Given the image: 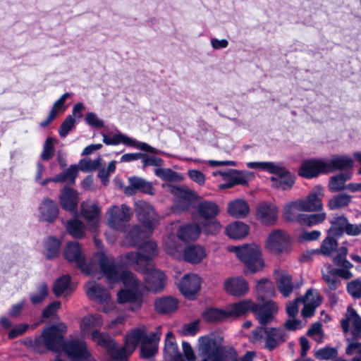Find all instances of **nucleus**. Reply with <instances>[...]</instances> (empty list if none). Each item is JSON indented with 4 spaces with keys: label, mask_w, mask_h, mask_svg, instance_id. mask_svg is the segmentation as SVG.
Wrapping results in <instances>:
<instances>
[{
    "label": "nucleus",
    "mask_w": 361,
    "mask_h": 361,
    "mask_svg": "<svg viewBox=\"0 0 361 361\" xmlns=\"http://www.w3.org/2000/svg\"><path fill=\"white\" fill-rule=\"evenodd\" d=\"M85 292L90 300L102 305L103 312L109 313L115 309L116 305L112 301L109 290L101 284L89 281L85 285Z\"/></svg>",
    "instance_id": "9b49d317"
},
{
    "label": "nucleus",
    "mask_w": 361,
    "mask_h": 361,
    "mask_svg": "<svg viewBox=\"0 0 361 361\" xmlns=\"http://www.w3.org/2000/svg\"><path fill=\"white\" fill-rule=\"evenodd\" d=\"M224 289L231 295L240 297L245 295L249 290L247 281L240 276H233L224 281Z\"/></svg>",
    "instance_id": "5701e85b"
},
{
    "label": "nucleus",
    "mask_w": 361,
    "mask_h": 361,
    "mask_svg": "<svg viewBox=\"0 0 361 361\" xmlns=\"http://www.w3.org/2000/svg\"><path fill=\"white\" fill-rule=\"evenodd\" d=\"M300 212H304L303 205L300 200H298L285 204L283 214L284 218L290 221L300 223Z\"/></svg>",
    "instance_id": "473e14b6"
},
{
    "label": "nucleus",
    "mask_w": 361,
    "mask_h": 361,
    "mask_svg": "<svg viewBox=\"0 0 361 361\" xmlns=\"http://www.w3.org/2000/svg\"><path fill=\"white\" fill-rule=\"evenodd\" d=\"M198 215L205 221L214 219L219 212V206L212 201H202L196 208Z\"/></svg>",
    "instance_id": "2f4dec72"
},
{
    "label": "nucleus",
    "mask_w": 361,
    "mask_h": 361,
    "mask_svg": "<svg viewBox=\"0 0 361 361\" xmlns=\"http://www.w3.org/2000/svg\"><path fill=\"white\" fill-rule=\"evenodd\" d=\"M167 186L171 193L173 194L178 200L175 204V209L178 212L188 210L191 202L199 198L198 195L186 187H177L170 185H163V187Z\"/></svg>",
    "instance_id": "ddd939ff"
},
{
    "label": "nucleus",
    "mask_w": 361,
    "mask_h": 361,
    "mask_svg": "<svg viewBox=\"0 0 361 361\" xmlns=\"http://www.w3.org/2000/svg\"><path fill=\"white\" fill-rule=\"evenodd\" d=\"M205 257L204 249L198 245L188 247L183 254L184 259L192 264L200 263Z\"/></svg>",
    "instance_id": "58836bf2"
},
{
    "label": "nucleus",
    "mask_w": 361,
    "mask_h": 361,
    "mask_svg": "<svg viewBox=\"0 0 361 361\" xmlns=\"http://www.w3.org/2000/svg\"><path fill=\"white\" fill-rule=\"evenodd\" d=\"M275 277L278 289L284 297H288L294 288H298L300 286L298 283H293L292 276L285 271L276 272Z\"/></svg>",
    "instance_id": "b1692460"
},
{
    "label": "nucleus",
    "mask_w": 361,
    "mask_h": 361,
    "mask_svg": "<svg viewBox=\"0 0 361 361\" xmlns=\"http://www.w3.org/2000/svg\"><path fill=\"white\" fill-rule=\"evenodd\" d=\"M158 255L157 245L149 240L141 244L136 252H130L121 257V259L127 266L135 269H145L146 267L154 265L153 259Z\"/></svg>",
    "instance_id": "0eeeda50"
},
{
    "label": "nucleus",
    "mask_w": 361,
    "mask_h": 361,
    "mask_svg": "<svg viewBox=\"0 0 361 361\" xmlns=\"http://www.w3.org/2000/svg\"><path fill=\"white\" fill-rule=\"evenodd\" d=\"M353 327L354 336H359L361 334V318L353 308H348L345 318L341 321V326L344 332L349 330L350 326Z\"/></svg>",
    "instance_id": "bb28decb"
},
{
    "label": "nucleus",
    "mask_w": 361,
    "mask_h": 361,
    "mask_svg": "<svg viewBox=\"0 0 361 361\" xmlns=\"http://www.w3.org/2000/svg\"><path fill=\"white\" fill-rule=\"evenodd\" d=\"M337 240L333 237L328 236L322 242L319 252L326 256H330L337 248Z\"/></svg>",
    "instance_id": "6e6d98bb"
},
{
    "label": "nucleus",
    "mask_w": 361,
    "mask_h": 361,
    "mask_svg": "<svg viewBox=\"0 0 361 361\" xmlns=\"http://www.w3.org/2000/svg\"><path fill=\"white\" fill-rule=\"evenodd\" d=\"M226 232L231 238L241 239L247 235L249 227L243 222L235 221L226 227Z\"/></svg>",
    "instance_id": "4c0bfd02"
},
{
    "label": "nucleus",
    "mask_w": 361,
    "mask_h": 361,
    "mask_svg": "<svg viewBox=\"0 0 361 361\" xmlns=\"http://www.w3.org/2000/svg\"><path fill=\"white\" fill-rule=\"evenodd\" d=\"M203 317L209 322H219L224 321L229 317L227 308L226 310L208 308L204 312Z\"/></svg>",
    "instance_id": "a18cd8bd"
},
{
    "label": "nucleus",
    "mask_w": 361,
    "mask_h": 361,
    "mask_svg": "<svg viewBox=\"0 0 361 361\" xmlns=\"http://www.w3.org/2000/svg\"><path fill=\"white\" fill-rule=\"evenodd\" d=\"M325 159H312L304 161L298 170V174L307 178H312L320 173H326Z\"/></svg>",
    "instance_id": "a211bd4d"
},
{
    "label": "nucleus",
    "mask_w": 361,
    "mask_h": 361,
    "mask_svg": "<svg viewBox=\"0 0 361 361\" xmlns=\"http://www.w3.org/2000/svg\"><path fill=\"white\" fill-rule=\"evenodd\" d=\"M326 217L325 212H320L313 214H301L300 224L307 226H314L319 224L322 223Z\"/></svg>",
    "instance_id": "8fccbe9b"
},
{
    "label": "nucleus",
    "mask_w": 361,
    "mask_h": 361,
    "mask_svg": "<svg viewBox=\"0 0 361 361\" xmlns=\"http://www.w3.org/2000/svg\"><path fill=\"white\" fill-rule=\"evenodd\" d=\"M289 337L288 332L283 328H269L259 326L252 331L254 342L265 341V348L271 350L283 343Z\"/></svg>",
    "instance_id": "6e6552de"
},
{
    "label": "nucleus",
    "mask_w": 361,
    "mask_h": 361,
    "mask_svg": "<svg viewBox=\"0 0 361 361\" xmlns=\"http://www.w3.org/2000/svg\"><path fill=\"white\" fill-rule=\"evenodd\" d=\"M75 123V120L73 118V116H68L62 123L59 130L60 136L65 137L68 134L69 131L71 130V129L73 128Z\"/></svg>",
    "instance_id": "0e129e2a"
},
{
    "label": "nucleus",
    "mask_w": 361,
    "mask_h": 361,
    "mask_svg": "<svg viewBox=\"0 0 361 361\" xmlns=\"http://www.w3.org/2000/svg\"><path fill=\"white\" fill-rule=\"evenodd\" d=\"M282 169L285 172L280 174H274L275 176L271 177L273 185L276 188H281L283 190L290 189L294 184V177L282 166Z\"/></svg>",
    "instance_id": "a19ab883"
},
{
    "label": "nucleus",
    "mask_w": 361,
    "mask_h": 361,
    "mask_svg": "<svg viewBox=\"0 0 361 361\" xmlns=\"http://www.w3.org/2000/svg\"><path fill=\"white\" fill-rule=\"evenodd\" d=\"M345 351L348 355L357 354L353 361H361V343L355 341L351 342L346 348Z\"/></svg>",
    "instance_id": "338daca9"
},
{
    "label": "nucleus",
    "mask_w": 361,
    "mask_h": 361,
    "mask_svg": "<svg viewBox=\"0 0 361 361\" xmlns=\"http://www.w3.org/2000/svg\"><path fill=\"white\" fill-rule=\"evenodd\" d=\"M73 290V286L71 283V277L65 275L58 279L53 286L54 294L59 297L62 294L66 295L71 293Z\"/></svg>",
    "instance_id": "79ce46f5"
},
{
    "label": "nucleus",
    "mask_w": 361,
    "mask_h": 361,
    "mask_svg": "<svg viewBox=\"0 0 361 361\" xmlns=\"http://www.w3.org/2000/svg\"><path fill=\"white\" fill-rule=\"evenodd\" d=\"M352 173L350 172L340 173L330 178L329 190L331 192H338L346 188L345 182L351 178Z\"/></svg>",
    "instance_id": "ea45409f"
},
{
    "label": "nucleus",
    "mask_w": 361,
    "mask_h": 361,
    "mask_svg": "<svg viewBox=\"0 0 361 361\" xmlns=\"http://www.w3.org/2000/svg\"><path fill=\"white\" fill-rule=\"evenodd\" d=\"M338 352L335 348L326 347L315 352L314 356L319 360H329L337 356Z\"/></svg>",
    "instance_id": "e2e57ef3"
},
{
    "label": "nucleus",
    "mask_w": 361,
    "mask_h": 361,
    "mask_svg": "<svg viewBox=\"0 0 361 361\" xmlns=\"http://www.w3.org/2000/svg\"><path fill=\"white\" fill-rule=\"evenodd\" d=\"M256 290L258 296L262 298V299L271 296L274 293L272 283L267 279L259 280L257 283Z\"/></svg>",
    "instance_id": "3c124183"
},
{
    "label": "nucleus",
    "mask_w": 361,
    "mask_h": 361,
    "mask_svg": "<svg viewBox=\"0 0 361 361\" xmlns=\"http://www.w3.org/2000/svg\"><path fill=\"white\" fill-rule=\"evenodd\" d=\"M67 326L64 323L51 325L43 329L34 343L35 350L42 352V347L47 350L65 354L73 361H96L87 348V343L82 339L64 340Z\"/></svg>",
    "instance_id": "f257e3e1"
},
{
    "label": "nucleus",
    "mask_w": 361,
    "mask_h": 361,
    "mask_svg": "<svg viewBox=\"0 0 361 361\" xmlns=\"http://www.w3.org/2000/svg\"><path fill=\"white\" fill-rule=\"evenodd\" d=\"M142 159V162L143 164V169L147 166H160L163 164V160L154 155H147L142 154L141 157Z\"/></svg>",
    "instance_id": "774afa93"
},
{
    "label": "nucleus",
    "mask_w": 361,
    "mask_h": 361,
    "mask_svg": "<svg viewBox=\"0 0 361 361\" xmlns=\"http://www.w3.org/2000/svg\"><path fill=\"white\" fill-rule=\"evenodd\" d=\"M145 269H137L145 274V287L146 290L154 293L161 291L166 283L165 274L154 265L146 267Z\"/></svg>",
    "instance_id": "4468645a"
},
{
    "label": "nucleus",
    "mask_w": 361,
    "mask_h": 361,
    "mask_svg": "<svg viewBox=\"0 0 361 361\" xmlns=\"http://www.w3.org/2000/svg\"><path fill=\"white\" fill-rule=\"evenodd\" d=\"M351 201V195L346 193H339L329 200L327 206L330 210L341 209L348 207Z\"/></svg>",
    "instance_id": "37998d69"
},
{
    "label": "nucleus",
    "mask_w": 361,
    "mask_h": 361,
    "mask_svg": "<svg viewBox=\"0 0 361 361\" xmlns=\"http://www.w3.org/2000/svg\"><path fill=\"white\" fill-rule=\"evenodd\" d=\"M117 279L109 281V285L121 281L124 288L117 293V302L121 305H126L129 311L138 312L142 306L143 295L141 290L142 283L130 271L123 270L122 267L114 261Z\"/></svg>",
    "instance_id": "20e7f679"
},
{
    "label": "nucleus",
    "mask_w": 361,
    "mask_h": 361,
    "mask_svg": "<svg viewBox=\"0 0 361 361\" xmlns=\"http://www.w3.org/2000/svg\"><path fill=\"white\" fill-rule=\"evenodd\" d=\"M160 336V327L155 332L147 334L145 326H141L132 330L126 336L125 345L123 347L118 348L115 342L107 353L115 361H126L137 344L140 343L142 357L150 358L157 353Z\"/></svg>",
    "instance_id": "7ed1b4c3"
},
{
    "label": "nucleus",
    "mask_w": 361,
    "mask_h": 361,
    "mask_svg": "<svg viewBox=\"0 0 361 361\" xmlns=\"http://www.w3.org/2000/svg\"><path fill=\"white\" fill-rule=\"evenodd\" d=\"M78 173V167L75 165L71 166L63 173L53 178L54 182H74Z\"/></svg>",
    "instance_id": "5fc2aeb1"
},
{
    "label": "nucleus",
    "mask_w": 361,
    "mask_h": 361,
    "mask_svg": "<svg viewBox=\"0 0 361 361\" xmlns=\"http://www.w3.org/2000/svg\"><path fill=\"white\" fill-rule=\"evenodd\" d=\"M198 355L200 361H252L255 353L247 352L238 358L236 351L226 350L220 340L212 336L199 338Z\"/></svg>",
    "instance_id": "423d86ee"
},
{
    "label": "nucleus",
    "mask_w": 361,
    "mask_h": 361,
    "mask_svg": "<svg viewBox=\"0 0 361 361\" xmlns=\"http://www.w3.org/2000/svg\"><path fill=\"white\" fill-rule=\"evenodd\" d=\"M63 255L67 261L74 263L82 272L87 275L98 279L105 276L109 281L117 279L114 260L102 252L94 254L90 262L86 263L80 244L78 242L71 241L65 247Z\"/></svg>",
    "instance_id": "f03ea898"
},
{
    "label": "nucleus",
    "mask_w": 361,
    "mask_h": 361,
    "mask_svg": "<svg viewBox=\"0 0 361 361\" xmlns=\"http://www.w3.org/2000/svg\"><path fill=\"white\" fill-rule=\"evenodd\" d=\"M103 142L107 145H116L123 143L127 146L133 147L136 149L152 154H157L158 150L145 142H139L135 139L130 138L121 133H116L113 136H109L104 133L102 134Z\"/></svg>",
    "instance_id": "2eb2a0df"
},
{
    "label": "nucleus",
    "mask_w": 361,
    "mask_h": 361,
    "mask_svg": "<svg viewBox=\"0 0 361 361\" xmlns=\"http://www.w3.org/2000/svg\"><path fill=\"white\" fill-rule=\"evenodd\" d=\"M130 185L124 190V192L127 195H132L135 193L136 190L141 191L146 194H154V188L151 182L139 177H130L128 178Z\"/></svg>",
    "instance_id": "a878e982"
},
{
    "label": "nucleus",
    "mask_w": 361,
    "mask_h": 361,
    "mask_svg": "<svg viewBox=\"0 0 361 361\" xmlns=\"http://www.w3.org/2000/svg\"><path fill=\"white\" fill-rule=\"evenodd\" d=\"M178 307V301L172 297L161 298L155 300V310L161 314H168Z\"/></svg>",
    "instance_id": "e433bc0d"
},
{
    "label": "nucleus",
    "mask_w": 361,
    "mask_h": 361,
    "mask_svg": "<svg viewBox=\"0 0 361 361\" xmlns=\"http://www.w3.org/2000/svg\"><path fill=\"white\" fill-rule=\"evenodd\" d=\"M324 189L320 185L315 186L305 199H300L304 212H314L322 209Z\"/></svg>",
    "instance_id": "412c9836"
},
{
    "label": "nucleus",
    "mask_w": 361,
    "mask_h": 361,
    "mask_svg": "<svg viewBox=\"0 0 361 361\" xmlns=\"http://www.w3.org/2000/svg\"><path fill=\"white\" fill-rule=\"evenodd\" d=\"M227 211L235 218H243L248 214L250 208L245 200L237 199L228 203Z\"/></svg>",
    "instance_id": "c9c22d12"
},
{
    "label": "nucleus",
    "mask_w": 361,
    "mask_h": 361,
    "mask_svg": "<svg viewBox=\"0 0 361 361\" xmlns=\"http://www.w3.org/2000/svg\"><path fill=\"white\" fill-rule=\"evenodd\" d=\"M327 173L335 170H347L354 165L353 159L348 156H334L331 159H325Z\"/></svg>",
    "instance_id": "7c9ffc66"
},
{
    "label": "nucleus",
    "mask_w": 361,
    "mask_h": 361,
    "mask_svg": "<svg viewBox=\"0 0 361 361\" xmlns=\"http://www.w3.org/2000/svg\"><path fill=\"white\" fill-rule=\"evenodd\" d=\"M232 250L235 252L237 257L246 265L252 273L260 271L264 267V261L259 245L256 244L244 245L240 247H234Z\"/></svg>",
    "instance_id": "1a4fd4ad"
},
{
    "label": "nucleus",
    "mask_w": 361,
    "mask_h": 361,
    "mask_svg": "<svg viewBox=\"0 0 361 361\" xmlns=\"http://www.w3.org/2000/svg\"><path fill=\"white\" fill-rule=\"evenodd\" d=\"M70 97V93L66 92L63 94L58 100H56L50 112H54V115L56 116L57 114L63 112L66 110V106L64 103L67 98Z\"/></svg>",
    "instance_id": "69168bd1"
},
{
    "label": "nucleus",
    "mask_w": 361,
    "mask_h": 361,
    "mask_svg": "<svg viewBox=\"0 0 361 361\" xmlns=\"http://www.w3.org/2000/svg\"><path fill=\"white\" fill-rule=\"evenodd\" d=\"M256 216L263 224L273 225L278 219L277 207L271 202H262L256 208Z\"/></svg>",
    "instance_id": "aec40b11"
},
{
    "label": "nucleus",
    "mask_w": 361,
    "mask_h": 361,
    "mask_svg": "<svg viewBox=\"0 0 361 361\" xmlns=\"http://www.w3.org/2000/svg\"><path fill=\"white\" fill-rule=\"evenodd\" d=\"M264 247L274 255L287 254L291 250L290 236L282 230H274L267 236Z\"/></svg>",
    "instance_id": "9d476101"
},
{
    "label": "nucleus",
    "mask_w": 361,
    "mask_h": 361,
    "mask_svg": "<svg viewBox=\"0 0 361 361\" xmlns=\"http://www.w3.org/2000/svg\"><path fill=\"white\" fill-rule=\"evenodd\" d=\"M247 166L250 169H261L269 171L272 174H283L285 171L282 169V165L269 161H251L247 163Z\"/></svg>",
    "instance_id": "c03bdc74"
},
{
    "label": "nucleus",
    "mask_w": 361,
    "mask_h": 361,
    "mask_svg": "<svg viewBox=\"0 0 361 361\" xmlns=\"http://www.w3.org/2000/svg\"><path fill=\"white\" fill-rule=\"evenodd\" d=\"M48 289L45 283H42L38 287L37 293L30 295V300L32 304L37 305L41 303L47 296Z\"/></svg>",
    "instance_id": "13d9d810"
},
{
    "label": "nucleus",
    "mask_w": 361,
    "mask_h": 361,
    "mask_svg": "<svg viewBox=\"0 0 361 361\" xmlns=\"http://www.w3.org/2000/svg\"><path fill=\"white\" fill-rule=\"evenodd\" d=\"M101 161L100 157L94 160L85 159L80 161L78 167L82 171H94L99 166Z\"/></svg>",
    "instance_id": "052dcab7"
},
{
    "label": "nucleus",
    "mask_w": 361,
    "mask_h": 361,
    "mask_svg": "<svg viewBox=\"0 0 361 361\" xmlns=\"http://www.w3.org/2000/svg\"><path fill=\"white\" fill-rule=\"evenodd\" d=\"M164 247L166 252L173 257H179L181 252V246L176 241L173 235H169L164 239Z\"/></svg>",
    "instance_id": "09e8293b"
},
{
    "label": "nucleus",
    "mask_w": 361,
    "mask_h": 361,
    "mask_svg": "<svg viewBox=\"0 0 361 361\" xmlns=\"http://www.w3.org/2000/svg\"><path fill=\"white\" fill-rule=\"evenodd\" d=\"M80 214L86 220L90 229L95 231L99 225L101 207L90 201L84 202L80 206Z\"/></svg>",
    "instance_id": "f3484780"
},
{
    "label": "nucleus",
    "mask_w": 361,
    "mask_h": 361,
    "mask_svg": "<svg viewBox=\"0 0 361 361\" xmlns=\"http://www.w3.org/2000/svg\"><path fill=\"white\" fill-rule=\"evenodd\" d=\"M278 311V306L272 300H268L262 305L255 304L253 313L262 326L270 324Z\"/></svg>",
    "instance_id": "dca6fc26"
},
{
    "label": "nucleus",
    "mask_w": 361,
    "mask_h": 361,
    "mask_svg": "<svg viewBox=\"0 0 361 361\" xmlns=\"http://www.w3.org/2000/svg\"><path fill=\"white\" fill-rule=\"evenodd\" d=\"M91 338L97 345L104 348L106 352L111 350V346L115 343L114 340L109 334L100 332L99 331H93Z\"/></svg>",
    "instance_id": "de8ad7c7"
},
{
    "label": "nucleus",
    "mask_w": 361,
    "mask_h": 361,
    "mask_svg": "<svg viewBox=\"0 0 361 361\" xmlns=\"http://www.w3.org/2000/svg\"><path fill=\"white\" fill-rule=\"evenodd\" d=\"M103 324V319L101 315L98 314H91L82 318L80 324V330L82 337L90 336L94 331H98Z\"/></svg>",
    "instance_id": "393cba45"
},
{
    "label": "nucleus",
    "mask_w": 361,
    "mask_h": 361,
    "mask_svg": "<svg viewBox=\"0 0 361 361\" xmlns=\"http://www.w3.org/2000/svg\"><path fill=\"white\" fill-rule=\"evenodd\" d=\"M66 230L74 238H81L85 236V226L80 220L73 219L67 222Z\"/></svg>",
    "instance_id": "49530a36"
},
{
    "label": "nucleus",
    "mask_w": 361,
    "mask_h": 361,
    "mask_svg": "<svg viewBox=\"0 0 361 361\" xmlns=\"http://www.w3.org/2000/svg\"><path fill=\"white\" fill-rule=\"evenodd\" d=\"M56 140L53 137H47L43 145V150L41 154V159L44 161L51 159L55 152L54 143Z\"/></svg>",
    "instance_id": "4d7b16f0"
},
{
    "label": "nucleus",
    "mask_w": 361,
    "mask_h": 361,
    "mask_svg": "<svg viewBox=\"0 0 361 361\" xmlns=\"http://www.w3.org/2000/svg\"><path fill=\"white\" fill-rule=\"evenodd\" d=\"M135 212L142 224L133 226L128 233L123 244L126 246L137 245L142 238L148 237L158 224L159 216L152 205L143 200L135 203Z\"/></svg>",
    "instance_id": "39448f33"
},
{
    "label": "nucleus",
    "mask_w": 361,
    "mask_h": 361,
    "mask_svg": "<svg viewBox=\"0 0 361 361\" xmlns=\"http://www.w3.org/2000/svg\"><path fill=\"white\" fill-rule=\"evenodd\" d=\"M164 355L166 361H184L171 332L166 334Z\"/></svg>",
    "instance_id": "cd10ccee"
},
{
    "label": "nucleus",
    "mask_w": 361,
    "mask_h": 361,
    "mask_svg": "<svg viewBox=\"0 0 361 361\" xmlns=\"http://www.w3.org/2000/svg\"><path fill=\"white\" fill-rule=\"evenodd\" d=\"M200 227L196 224H188L180 226L177 235L180 240L185 242L195 240L200 235Z\"/></svg>",
    "instance_id": "f704fd0d"
},
{
    "label": "nucleus",
    "mask_w": 361,
    "mask_h": 361,
    "mask_svg": "<svg viewBox=\"0 0 361 361\" xmlns=\"http://www.w3.org/2000/svg\"><path fill=\"white\" fill-rule=\"evenodd\" d=\"M201 279L195 274H185L179 283L181 293L186 298H192L200 289Z\"/></svg>",
    "instance_id": "4be33fe9"
},
{
    "label": "nucleus",
    "mask_w": 361,
    "mask_h": 361,
    "mask_svg": "<svg viewBox=\"0 0 361 361\" xmlns=\"http://www.w3.org/2000/svg\"><path fill=\"white\" fill-rule=\"evenodd\" d=\"M59 200L63 209L73 212L78 206V192L73 188L65 187L59 196Z\"/></svg>",
    "instance_id": "c756f323"
},
{
    "label": "nucleus",
    "mask_w": 361,
    "mask_h": 361,
    "mask_svg": "<svg viewBox=\"0 0 361 361\" xmlns=\"http://www.w3.org/2000/svg\"><path fill=\"white\" fill-rule=\"evenodd\" d=\"M301 298L302 302H306L315 307H318L322 302V299L319 293L317 290H308L305 295Z\"/></svg>",
    "instance_id": "680f3d73"
},
{
    "label": "nucleus",
    "mask_w": 361,
    "mask_h": 361,
    "mask_svg": "<svg viewBox=\"0 0 361 361\" xmlns=\"http://www.w3.org/2000/svg\"><path fill=\"white\" fill-rule=\"evenodd\" d=\"M108 226L116 231H123L127 223L130 221L132 214L126 204L113 205L106 210Z\"/></svg>",
    "instance_id": "f8f14e48"
},
{
    "label": "nucleus",
    "mask_w": 361,
    "mask_h": 361,
    "mask_svg": "<svg viewBox=\"0 0 361 361\" xmlns=\"http://www.w3.org/2000/svg\"><path fill=\"white\" fill-rule=\"evenodd\" d=\"M61 243L55 238L49 237L45 243L44 255L47 259L56 257L59 252Z\"/></svg>",
    "instance_id": "603ef678"
},
{
    "label": "nucleus",
    "mask_w": 361,
    "mask_h": 361,
    "mask_svg": "<svg viewBox=\"0 0 361 361\" xmlns=\"http://www.w3.org/2000/svg\"><path fill=\"white\" fill-rule=\"evenodd\" d=\"M331 227L329 229V233L333 235H342L344 233L349 235L355 233L356 227L354 224H350L347 217L344 215H336L333 216L331 220Z\"/></svg>",
    "instance_id": "6ab92c4d"
},
{
    "label": "nucleus",
    "mask_w": 361,
    "mask_h": 361,
    "mask_svg": "<svg viewBox=\"0 0 361 361\" xmlns=\"http://www.w3.org/2000/svg\"><path fill=\"white\" fill-rule=\"evenodd\" d=\"M255 303L250 300H241L233 303L227 307L229 317H240L248 312H253Z\"/></svg>",
    "instance_id": "72a5a7b5"
},
{
    "label": "nucleus",
    "mask_w": 361,
    "mask_h": 361,
    "mask_svg": "<svg viewBox=\"0 0 361 361\" xmlns=\"http://www.w3.org/2000/svg\"><path fill=\"white\" fill-rule=\"evenodd\" d=\"M39 219L47 222L54 221L59 215V208L55 202L44 199L39 208Z\"/></svg>",
    "instance_id": "c85d7f7f"
},
{
    "label": "nucleus",
    "mask_w": 361,
    "mask_h": 361,
    "mask_svg": "<svg viewBox=\"0 0 361 361\" xmlns=\"http://www.w3.org/2000/svg\"><path fill=\"white\" fill-rule=\"evenodd\" d=\"M154 173L157 177L164 180L180 181L183 179L182 176L179 173L170 169L156 168L154 169Z\"/></svg>",
    "instance_id": "864d4df0"
},
{
    "label": "nucleus",
    "mask_w": 361,
    "mask_h": 361,
    "mask_svg": "<svg viewBox=\"0 0 361 361\" xmlns=\"http://www.w3.org/2000/svg\"><path fill=\"white\" fill-rule=\"evenodd\" d=\"M348 293L354 298H361V280L356 279L347 284Z\"/></svg>",
    "instance_id": "bf43d9fd"
}]
</instances>
